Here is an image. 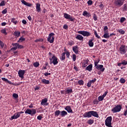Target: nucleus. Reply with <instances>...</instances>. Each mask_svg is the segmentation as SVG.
<instances>
[{
  "mask_svg": "<svg viewBox=\"0 0 127 127\" xmlns=\"http://www.w3.org/2000/svg\"><path fill=\"white\" fill-rule=\"evenodd\" d=\"M122 109V105H117L115 106V107H114V108H113L112 110H111V112H112L113 114H115L118 112H120L121 111Z\"/></svg>",
  "mask_w": 127,
  "mask_h": 127,
  "instance_id": "obj_1",
  "label": "nucleus"
},
{
  "mask_svg": "<svg viewBox=\"0 0 127 127\" xmlns=\"http://www.w3.org/2000/svg\"><path fill=\"white\" fill-rule=\"evenodd\" d=\"M50 64H53L54 65H56L59 63L58 61V58H57L55 55H53L52 58H50Z\"/></svg>",
  "mask_w": 127,
  "mask_h": 127,
  "instance_id": "obj_2",
  "label": "nucleus"
},
{
  "mask_svg": "<svg viewBox=\"0 0 127 127\" xmlns=\"http://www.w3.org/2000/svg\"><path fill=\"white\" fill-rule=\"evenodd\" d=\"M112 117L111 116L107 117L105 120V126L107 127H113L112 126Z\"/></svg>",
  "mask_w": 127,
  "mask_h": 127,
  "instance_id": "obj_3",
  "label": "nucleus"
},
{
  "mask_svg": "<svg viewBox=\"0 0 127 127\" xmlns=\"http://www.w3.org/2000/svg\"><path fill=\"white\" fill-rule=\"evenodd\" d=\"M25 114H28L31 115V116H34L36 114V110H31L30 109H27L26 111L25 112Z\"/></svg>",
  "mask_w": 127,
  "mask_h": 127,
  "instance_id": "obj_4",
  "label": "nucleus"
},
{
  "mask_svg": "<svg viewBox=\"0 0 127 127\" xmlns=\"http://www.w3.org/2000/svg\"><path fill=\"white\" fill-rule=\"evenodd\" d=\"M126 48V46L124 45H122L120 46V48H119V53L120 54H125L127 52V49Z\"/></svg>",
  "mask_w": 127,
  "mask_h": 127,
  "instance_id": "obj_5",
  "label": "nucleus"
},
{
  "mask_svg": "<svg viewBox=\"0 0 127 127\" xmlns=\"http://www.w3.org/2000/svg\"><path fill=\"white\" fill-rule=\"evenodd\" d=\"M124 3V0H114V4L116 6L121 7Z\"/></svg>",
  "mask_w": 127,
  "mask_h": 127,
  "instance_id": "obj_6",
  "label": "nucleus"
},
{
  "mask_svg": "<svg viewBox=\"0 0 127 127\" xmlns=\"http://www.w3.org/2000/svg\"><path fill=\"white\" fill-rule=\"evenodd\" d=\"M54 35H55L54 33H51V34H50L49 35V36H48V38L47 39V40L50 43H54V40H55V37H54Z\"/></svg>",
  "mask_w": 127,
  "mask_h": 127,
  "instance_id": "obj_7",
  "label": "nucleus"
},
{
  "mask_svg": "<svg viewBox=\"0 0 127 127\" xmlns=\"http://www.w3.org/2000/svg\"><path fill=\"white\" fill-rule=\"evenodd\" d=\"M77 33L81 34L84 37H89L91 35L90 33L87 31H78Z\"/></svg>",
  "mask_w": 127,
  "mask_h": 127,
  "instance_id": "obj_8",
  "label": "nucleus"
},
{
  "mask_svg": "<svg viewBox=\"0 0 127 127\" xmlns=\"http://www.w3.org/2000/svg\"><path fill=\"white\" fill-rule=\"evenodd\" d=\"M64 18L66 19L69 20L71 22H73L75 20V18L71 16L70 14L67 13H64Z\"/></svg>",
  "mask_w": 127,
  "mask_h": 127,
  "instance_id": "obj_9",
  "label": "nucleus"
},
{
  "mask_svg": "<svg viewBox=\"0 0 127 127\" xmlns=\"http://www.w3.org/2000/svg\"><path fill=\"white\" fill-rule=\"evenodd\" d=\"M25 73V71L24 70H19L18 72L19 77H20L21 79H23Z\"/></svg>",
  "mask_w": 127,
  "mask_h": 127,
  "instance_id": "obj_10",
  "label": "nucleus"
},
{
  "mask_svg": "<svg viewBox=\"0 0 127 127\" xmlns=\"http://www.w3.org/2000/svg\"><path fill=\"white\" fill-rule=\"evenodd\" d=\"M83 116L84 118H89L92 117V111H89L88 112L85 113Z\"/></svg>",
  "mask_w": 127,
  "mask_h": 127,
  "instance_id": "obj_11",
  "label": "nucleus"
},
{
  "mask_svg": "<svg viewBox=\"0 0 127 127\" xmlns=\"http://www.w3.org/2000/svg\"><path fill=\"white\" fill-rule=\"evenodd\" d=\"M98 70H100L101 72H104L105 71V68L104 67L103 65L100 64L95 67Z\"/></svg>",
  "mask_w": 127,
  "mask_h": 127,
  "instance_id": "obj_12",
  "label": "nucleus"
},
{
  "mask_svg": "<svg viewBox=\"0 0 127 127\" xmlns=\"http://www.w3.org/2000/svg\"><path fill=\"white\" fill-rule=\"evenodd\" d=\"M48 100L47 98H44L42 99L41 103V105L48 106L49 105V103H47Z\"/></svg>",
  "mask_w": 127,
  "mask_h": 127,
  "instance_id": "obj_13",
  "label": "nucleus"
},
{
  "mask_svg": "<svg viewBox=\"0 0 127 127\" xmlns=\"http://www.w3.org/2000/svg\"><path fill=\"white\" fill-rule=\"evenodd\" d=\"M20 117V115H19L18 113L17 112L15 114H14L13 116L11 117V120L12 121L14 119H17Z\"/></svg>",
  "mask_w": 127,
  "mask_h": 127,
  "instance_id": "obj_14",
  "label": "nucleus"
},
{
  "mask_svg": "<svg viewBox=\"0 0 127 127\" xmlns=\"http://www.w3.org/2000/svg\"><path fill=\"white\" fill-rule=\"evenodd\" d=\"M21 2L25 5L28 6V7H31L32 4L29 2H26L25 0H21Z\"/></svg>",
  "mask_w": 127,
  "mask_h": 127,
  "instance_id": "obj_15",
  "label": "nucleus"
},
{
  "mask_svg": "<svg viewBox=\"0 0 127 127\" xmlns=\"http://www.w3.org/2000/svg\"><path fill=\"white\" fill-rule=\"evenodd\" d=\"M72 50L76 54H78L79 52V48L78 47V46H74V47H73Z\"/></svg>",
  "mask_w": 127,
  "mask_h": 127,
  "instance_id": "obj_16",
  "label": "nucleus"
},
{
  "mask_svg": "<svg viewBox=\"0 0 127 127\" xmlns=\"http://www.w3.org/2000/svg\"><path fill=\"white\" fill-rule=\"evenodd\" d=\"M64 109L66 111H67L68 113H73L72 111V110L71 108V107L69 106H67Z\"/></svg>",
  "mask_w": 127,
  "mask_h": 127,
  "instance_id": "obj_17",
  "label": "nucleus"
},
{
  "mask_svg": "<svg viewBox=\"0 0 127 127\" xmlns=\"http://www.w3.org/2000/svg\"><path fill=\"white\" fill-rule=\"evenodd\" d=\"M102 38L109 39L110 38V35L108 33V31H106V32H104V35L102 36Z\"/></svg>",
  "mask_w": 127,
  "mask_h": 127,
  "instance_id": "obj_18",
  "label": "nucleus"
},
{
  "mask_svg": "<svg viewBox=\"0 0 127 127\" xmlns=\"http://www.w3.org/2000/svg\"><path fill=\"white\" fill-rule=\"evenodd\" d=\"M40 6L41 4L39 3H37L36 4V8L38 12H40L41 11V8L40 7Z\"/></svg>",
  "mask_w": 127,
  "mask_h": 127,
  "instance_id": "obj_19",
  "label": "nucleus"
},
{
  "mask_svg": "<svg viewBox=\"0 0 127 127\" xmlns=\"http://www.w3.org/2000/svg\"><path fill=\"white\" fill-rule=\"evenodd\" d=\"M91 113H92V116H93L96 118L99 117V115L97 112L94 111H91Z\"/></svg>",
  "mask_w": 127,
  "mask_h": 127,
  "instance_id": "obj_20",
  "label": "nucleus"
},
{
  "mask_svg": "<svg viewBox=\"0 0 127 127\" xmlns=\"http://www.w3.org/2000/svg\"><path fill=\"white\" fill-rule=\"evenodd\" d=\"M21 33L19 31H15L13 33V35L16 37H19L20 36Z\"/></svg>",
  "mask_w": 127,
  "mask_h": 127,
  "instance_id": "obj_21",
  "label": "nucleus"
},
{
  "mask_svg": "<svg viewBox=\"0 0 127 127\" xmlns=\"http://www.w3.org/2000/svg\"><path fill=\"white\" fill-rule=\"evenodd\" d=\"M83 15L87 17H90L91 16L90 13L88 12L87 11H84L83 12Z\"/></svg>",
  "mask_w": 127,
  "mask_h": 127,
  "instance_id": "obj_22",
  "label": "nucleus"
},
{
  "mask_svg": "<svg viewBox=\"0 0 127 127\" xmlns=\"http://www.w3.org/2000/svg\"><path fill=\"white\" fill-rule=\"evenodd\" d=\"M75 38L80 41H83V39H84L83 37L81 36V35H77V36L75 37Z\"/></svg>",
  "mask_w": 127,
  "mask_h": 127,
  "instance_id": "obj_23",
  "label": "nucleus"
},
{
  "mask_svg": "<svg viewBox=\"0 0 127 127\" xmlns=\"http://www.w3.org/2000/svg\"><path fill=\"white\" fill-rule=\"evenodd\" d=\"M89 62V60H86L84 61V63H83L82 67H85L87 66L88 63Z\"/></svg>",
  "mask_w": 127,
  "mask_h": 127,
  "instance_id": "obj_24",
  "label": "nucleus"
},
{
  "mask_svg": "<svg viewBox=\"0 0 127 127\" xmlns=\"http://www.w3.org/2000/svg\"><path fill=\"white\" fill-rule=\"evenodd\" d=\"M94 40V39H92L91 40H89L88 44L90 47H93L94 46V43L93 41Z\"/></svg>",
  "mask_w": 127,
  "mask_h": 127,
  "instance_id": "obj_25",
  "label": "nucleus"
},
{
  "mask_svg": "<svg viewBox=\"0 0 127 127\" xmlns=\"http://www.w3.org/2000/svg\"><path fill=\"white\" fill-rule=\"evenodd\" d=\"M66 115H67V113L66 111H63L61 112V116L62 117H64Z\"/></svg>",
  "mask_w": 127,
  "mask_h": 127,
  "instance_id": "obj_26",
  "label": "nucleus"
},
{
  "mask_svg": "<svg viewBox=\"0 0 127 127\" xmlns=\"http://www.w3.org/2000/svg\"><path fill=\"white\" fill-rule=\"evenodd\" d=\"M42 82L45 84H49L50 83L49 80H46L45 79H42Z\"/></svg>",
  "mask_w": 127,
  "mask_h": 127,
  "instance_id": "obj_27",
  "label": "nucleus"
},
{
  "mask_svg": "<svg viewBox=\"0 0 127 127\" xmlns=\"http://www.w3.org/2000/svg\"><path fill=\"white\" fill-rule=\"evenodd\" d=\"M92 67L93 66L92 64H91L86 67V70H88L89 71H91L92 70Z\"/></svg>",
  "mask_w": 127,
  "mask_h": 127,
  "instance_id": "obj_28",
  "label": "nucleus"
},
{
  "mask_svg": "<svg viewBox=\"0 0 127 127\" xmlns=\"http://www.w3.org/2000/svg\"><path fill=\"white\" fill-rule=\"evenodd\" d=\"M1 79L5 82H7L8 83L10 84H13V83H12L11 81H9L7 79L5 78H1Z\"/></svg>",
  "mask_w": 127,
  "mask_h": 127,
  "instance_id": "obj_29",
  "label": "nucleus"
},
{
  "mask_svg": "<svg viewBox=\"0 0 127 127\" xmlns=\"http://www.w3.org/2000/svg\"><path fill=\"white\" fill-rule=\"evenodd\" d=\"M61 112L60 110H57L55 112V116L56 117H58L60 115H61Z\"/></svg>",
  "mask_w": 127,
  "mask_h": 127,
  "instance_id": "obj_30",
  "label": "nucleus"
},
{
  "mask_svg": "<svg viewBox=\"0 0 127 127\" xmlns=\"http://www.w3.org/2000/svg\"><path fill=\"white\" fill-rule=\"evenodd\" d=\"M100 60H99V59L98 60V61H96L94 62V65H95V67L96 68L97 66L100 65V64H98L100 63Z\"/></svg>",
  "mask_w": 127,
  "mask_h": 127,
  "instance_id": "obj_31",
  "label": "nucleus"
},
{
  "mask_svg": "<svg viewBox=\"0 0 127 127\" xmlns=\"http://www.w3.org/2000/svg\"><path fill=\"white\" fill-rule=\"evenodd\" d=\"M15 20V18L14 17H12L11 18V22L13 23H14L15 25H16L17 23V20Z\"/></svg>",
  "mask_w": 127,
  "mask_h": 127,
  "instance_id": "obj_32",
  "label": "nucleus"
},
{
  "mask_svg": "<svg viewBox=\"0 0 127 127\" xmlns=\"http://www.w3.org/2000/svg\"><path fill=\"white\" fill-rule=\"evenodd\" d=\"M117 31H118L119 33H121L122 35H124L125 33V31L122 30V29H119L117 30Z\"/></svg>",
  "mask_w": 127,
  "mask_h": 127,
  "instance_id": "obj_33",
  "label": "nucleus"
},
{
  "mask_svg": "<svg viewBox=\"0 0 127 127\" xmlns=\"http://www.w3.org/2000/svg\"><path fill=\"white\" fill-rule=\"evenodd\" d=\"M122 10L124 12L127 11V4H124V5H123V8H122Z\"/></svg>",
  "mask_w": 127,
  "mask_h": 127,
  "instance_id": "obj_34",
  "label": "nucleus"
},
{
  "mask_svg": "<svg viewBox=\"0 0 127 127\" xmlns=\"http://www.w3.org/2000/svg\"><path fill=\"white\" fill-rule=\"evenodd\" d=\"M65 53H63L62 55V57L61 58V60L62 61H64L65 59Z\"/></svg>",
  "mask_w": 127,
  "mask_h": 127,
  "instance_id": "obj_35",
  "label": "nucleus"
},
{
  "mask_svg": "<svg viewBox=\"0 0 127 127\" xmlns=\"http://www.w3.org/2000/svg\"><path fill=\"white\" fill-rule=\"evenodd\" d=\"M25 40V38H24L23 37H21V38H20L19 40H18L17 42L18 43L22 42L24 41Z\"/></svg>",
  "mask_w": 127,
  "mask_h": 127,
  "instance_id": "obj_36",
  "label": "nucleus"
},
{
  "mask_svg": "<svg viewBox=\"0 0 127 127\" xmlns=\"http://www.w3.org/2000/svg\"><path fill=\"white\" fill-rule=\"evenodd\" d=\"M72 92H73V91H72V89L71 88H70L69 89H67L66 91V94H70Z\"/></svg>",
  "mask_w": 127,
  "mask_h": 127,
  "instance_id": "obj_37",
  "label": "nucleus"
},
{
  "mask_svg": "<svg viewBox=\"0 0 127 127\" xmlns=\"http://www.w3.org/2000/svg\"><path fill=\"white\" fill-rule=\"evenodd\" d=\"M84 82L82 80H80L78 81V84L79 85H83Z\"/></svg>",
  "mask_w": 127,
  "mask_h": 127,
  "instance_id": "obj_38",
  "label": "nucleus"
},
{
  "mask_svg": "<svg viewBox=\"0 0 127 127\" xmlns=\"http://www.w3.org/2000/svg\"><path fill=\"white\" fill-rule=\"evenodd\" d=\"M94 122L93 120L90 119L88 121L87 123L90 125H92Z\"/></svg>",
  "mask_w": 127,
  "mask_h": 127,
  "instance_id": "obj_39",
  "label": "nucleus"
},
{
  "mask_svg": "<svg viewBox=\"0 0 127 127\" xmlns=\"http://www.w3.org/2000/svg\"><path fill=\"white\" fill-rule=\"evenodd\" d=\"M39 65H40V64H39V62H36L33 64V65L35 67H38L39 66Z\"/></svg>",
  "mask_w": 127,
  "mask_h": 127,
  "instance_id": "obj_40",
  "label": "nucleus"
},
{
  "mask_svg": "<svg viewBox=\"0 0 127 127\" xmlns=\"http://www.w3.org/2000/svg\"><path fill=\"white\" fill-rule=\"evenodd\" d=\"M1 32L4 34L5 35H6L7 34L6 33V29L4 28V29H2V30H1Z\"/></svg>",
  "mask_w": 127,
  "mask_h": 127,
  "instance_id": "obj_41",
  "label": "nucleus"
},
{
  "mask_svg": "<svg viewBox=\"0 0 127 127\" xmlns=\"http://www.w3.org/2000/svg\"><path fill=\"white\" fill-rule=\"evenodd\" d=\"M94 34L95 35L96 37H97L98 39H100L101 37H100V36H99L98 34H97V32L96 31H94Z\"/></svg>",
  "mask_w": 127,
  "mask_h": 127,
  "instance_id": "obj_42",
  "label": "nucleus"
},
{
  "mask_svg": "<svg viewBox=\"0 0 127 127\" xmlns=\"http://www.w3.org/2000/svg\"><path fill=\"white\" fill-rule=\"evenodd\" d=\"M126 19L125 17H122L121 18H120V22L123 23L126 21Z\"/></svg>",
  "mask_w": 127,
  "mask_h": 127,
  "instance_id": "obj_43",
  "label": "nucleus"
},
{
  "mask_svg": "<svg viewBox=\"0 0 127 127\" xmlns=\"http://www.w3.org/2000/svg\"><path fill=\"white\" fill-rule=\"evenodd\" d=\"M120 82L121 83V84H124L126 82V80L123 78H121V79H120Z\"/></svg>",
  "mask_w": 127,
  "mask_h": 127,
  "instance_id": "obj_44",
  "label": "nucleus"
},
{
  "mask_svg": "<svg viewBox=\"0 0 127 127\" xmlns=\"http://www.w3.org/2000/svg\"><path fill=\"white\" fill-rule=\"evenodd\" d=\"M7 9L6 8H4L2 11H1V13L3 14H5L7 13Z\"/></svg>",
  "mask_w": 127,
  "mask_h": 127,
  "instance_id": "obj_45",
  "label": "nucleus"
},
{
  "mask_svg": "<svg viewBox=\"0 0 127 127\" xmlns=\"http://www.w3.org/2000/svg\"><path fill=\"white\" fill-rule=\"evenodd\" d=\"M104 97L103 96H100L98 97L99 101H102L104 100Z\"/></svg>",
  "mask_w": 127,
  "mask_h": 127,
  "instance_id": "obj_46",
  "label": "nucleus"
},
{
  "mask_svg": "<svg viewBox=\"0 0 127 127\" xmlns=\"http://www.w3.org/2000/svg\"><path fill=\"white\" fill-rule=\"evenodd\" d=\"M5 5V3L4 0H2L0 3V6H3Z\"/></svg>",
  "mask_w": 127,
  "mask_h": 127,
  "instance_id": "obj_47",
  "label": "nucleus"
},
{
  "mask_svg": "<svg viewBox=\"0 0 127 127\" xmlns=\"http://www.w3.org/2000/svg\"><path fill=\"white\" fill-rule=\"evenodd\" d=\"M87 3L89 5H92V4H93V1L92 0H89L88 1H87Z\"/></svg>",
  "mask_w": 127,
  "mask_h": 127,
  "instance_id": "obj_48",
  "label": "nucleus"
},
{
  "mask_svg": "<svg viewBox=\"0 0 127 127\" xmlns=\"http://www.w3.org/2000/svg\"><path fill=\"white\" fill-rule=\"evenodd\" d=\"M12 45L13 46H14V47H16L17 49H18L19 44L18 43H15V44H12Z\"/></svg>",
  "mask_w": 127,
  "mask_h": 127,
  "instance_id": "obj_49",
  "label": "nucleus"
},
{
  "mask_svg": "<svg viewBox=\"0 0 127 127\" xmlns=\"http://www.w3.org/2000/svg\"><path fill=\"white\" fill-rule=\"evenodd\" d=\"M72 59L74 62H75L76 59V56L75 55V54H74L72 56Z\"/></svg>",
  "mask_w": 127,
  "mask_h": 127,
  "instance_id": "obj_50",
  "label": "nucleus"
},
{
  "mask_svg": "<svg viewBox=\"0 0 127 127\" xmlns=\"http://www.w3.org/2000/svg\"><path fill=\"white\" fill-rule=\"evenodd\" d=\"M122 64H123V65H127V61H126L125 60L122 61Z\"/></svg>",
  "mask_w": 127,
  "mask_h": 127,
  "instance_id": "obj_51",
  "label": "nucleus"
},
{
  "mask_svg": "<svg viewBox=\"0 0 127 127\" xmlns=\"http://www.w3.org/2000/svg\"><path fill=\"white\" fill-rule=\"evenodd\" d=\"M43 41V39H37V40H35V42L37 43L39 42H42Z\"/></svg>",
  "mask_w": 127,
  "mask_h": 127,
  "instance_id": "obj_52",
  "label": "nucleus"
},
{
  "mask_svg": "<svg viewBox=\"0 0 127 127\" xmlns=\"http://www.w3.org/2000/svg\"><path fill=\"white\" fill-rule=\"evenodd\" d=\"M93 19L96 21L98 19V18H97V16L95 14H94V15H93Z\"/></svg>",
  "mask_w": 127,
  "mask_h": 127,
  "instance_id": "obj_53",
  "label": "nucleus"
},
{
  "mask_svg": "<svg viewBox=\"0 0 127 127\" xmlns=\"http://www.w3.org/2000/svg\"><path fill=\"white\" fill-rule=\"evenodd\" d=\"M23 48H24V47L23 46H22V45H19V44H18L17 49H23Z\"/></svg>",
  "mask_w": 127,
  "mask_h": 127,
  "instance_id": "obj_54",
  "label": "nucleus"
},
{
  "mask_svg": "<svg viewBox=\"0 0 127 127\" xmlns=\"http://www.w3.org/2000/svg\"><path fill=\"white\" fill-rule=\"evenodd\" d=\"M12 96L15 98V99H17L18 97V95L17 94H15V93H14L13 95H12Z\"/></svg>",
  "mask_w": 127,
  "mask_h": 127,
  "instance_id": "obj_55",
  "label": "nucleus"
},
{
  "mask_svg": "<svg viewBox=\"0 0 127 127\" xmlns=\"http://www.w3.org/2000/svg\"><path fill=\"white\" fill-rule=\"evenodd\" d=\"M0 46L2 48L4 47V44L3 42H1V41H0Z\"/></svg>",
  "mask_w": 127,
  "mask_h": 127,
  "instance_id": "obj_56",
  "label": "nucleus"
},
{
  "mask_svg": "<svg viewBox=\"0 0 127 127\" xmlns=\"http://www.w3.org/2000/svg\"><path fill=\"white\" fill-rule=\"evenodd\" d=\"M97 79L96 78H94L93 80H90V83H94L96 81Z\"/></svg>",
  "mask_w": 127,
  "mask_h": 127,
  "instance_id": "obj_57",
  "label": "nucleus"
},
{
  "mask_svg": "<svg viewBox=\"0 0 127 127\" xmlns=\"http://www.w3.org/2000/svg\"><path fill=\"white\" fill-rule=\"evenodd\" d=\"M22 83V82H19V83H18V84H14V83H13V84H11L17 86L18 85H20Z\"/></svg>",
  "mask_w": 127,
  "mask_h": 127,
  "instance_id": "obj_58",
  "label": "nucleus"
},
{
  "mask_svg": "<svg viewBox=\"0 0 127 127\" xmlns=\"http://www.w3.org/2000/svg\"><path fill=\"white\" fill-rule=\"evenodd\" d=\"M22 23L23 24H24V25H26V24H27V21H26V20H25V19H23V20H22Z\"/></svg>",
  "mask_w": 127,
  "mask_h": 127,
  "instance_id": "obj_59",
  "label": "nucleus"
},
{
  "mask_svg": "<svg viewBox=\"0 0 127 127\" xmlns=\"http://www.w3.org/2000/svg\"><path fill=\"white\" fill-rule=\"evenodd\" d=\"M67 58H69L70 53L69 52L65 53Z\"/></svg>",
  "mask_w": 127,
  "mask_h": 127,
  "instance_id": "obj_60",
  "label": "nucleus"
},
{
  "mask_svg": "<svg viewBox=\"0 0 127 127\" xmlns=\"http://www.w3.org/2000/svg\"><path fill=\"white\" fill-rule=\"evenodd\" d=\"M42 118H43V117L40 115H39L37 117V119L39 120V121H41Z\"/></svg>",
  "mask_w": 127,
  "mask_h": 127,
  "instance_id": "obj_61",
  "label": "nucleus"
},
{
  "mask_svg": "<svg viewBox=\"0 0 127 127\" xmlns=\"http://www.w3.org/2000/svg\"><path fill=\"white\" fill-rule=\"evenodd\" d=\"M51 74V73L46 72L44 73V75L45 76H48V75H50Z\"/></svg>",
  "mask_w": 127,
  "mask_h": 127,
  "instance_id": "obj_62",
  "label": "nucleus"
},
{
  "mask_svg": "<svg viewBox=\"0 0 127 127\" xmlns=\"http://www.w3.org/2000/svg\"><path fill=\"white\" fill-rule=\"evenodd\" d=\"M68 45L70 46L74 45V42H73L72 41H71V42H69Z\"/></svg>",
  "mask_w": 127,
  "mask_h": 127,
  "instance_id": "obj_63",
  "label": "nucleus"
},
{
  "mask_svg": "<svg viewBox=\"0 0 127 127\" xmlns=\"http://www.w3.org/2000/svg\"><path fill=\"white\" fill-rule=\"evenodd\" d=\"M126 109H127V106H125ZM127 115V109L124 112V116H126Z\"/></svg>",
  "mask_w": 127,
  "mask_h": 127,
  "instance_id": "obj_64",
  "label": "nucleus"
}]
</instances>
